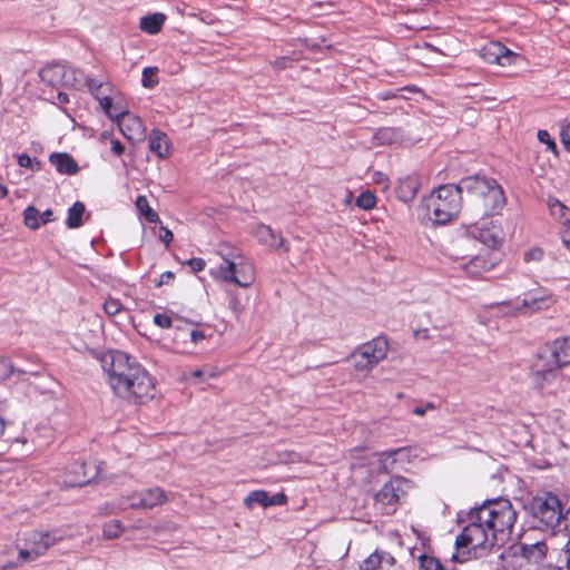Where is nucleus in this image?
Wrapping results in <instances>:
<instances>
[{
	"mask_svg": "<svg viewBox=\"0 0 570 570\" xmlns=\"http://www.w3.org/2000/svg\"><path fill=\"white\" fill-rule=\"evenodd\" d=\"M409 484V480L403 476H394L386 482L375 494V503L382 505V510L386 514L396 511L400 498L405 494L404 487Z\"/></svg>",
	"mask_w": 570,
	"mask_h": 570,
	"instance_id": "6e6552de",
	"label": "nucleus"
},
{
	"mask_svg": "<svg viewBox=\"0 0 570 570\" xmlns=\"http://www.w3.org/2000/svg\"><path fill=\"white\" fill-rule=\"evenodd\" d=\"M40 219L43 224L50 223L53 220V212L51 209L45 210L42 214H40Z\"/></svg>",
	"mask_w": 570,
	"mask_h": 570,
	"instance_id": "603ef678",
	"label": "nucleus"
},
{
	"mask_svg": "<svg viewBox=\"0 0 570 570\" xmlns=\"http://www.w3.org/2000/svg\"><path fill=\"white\" fill-rule=\"evenodd\" d=\"M541 361L549 360L560 368L570 364V337L557 338L538 353Z\"/></svg>",
	"mask_w": 570,
	"mask_h": 570,
	"instance_id": "9b49d317",
	"label": "nucleus"
},
{
	"mask_svg": "<svg viewBox=\"0 0 570 570\" xmlns=\"http://www.w3.org/2000/svg\"><path fill=\"white\" fill-rule=\"evenodd\" d=\"M110 145H111V151L116 155V156H121L124 155L125 153V146L121 144L120 140L118 139H111L110 141Z\"/></svg>",
	"mask_w": 570,
	"mask_h": 570,
	"instance_id": "8fccbe9b",
	"label": "nucleus"
},
{
	"mask_svg": "<svg viewBox=\"0 0 570 570\" xmlns=\"http://www.w3.org/2000/svg\"><path fill=\"white\" fill-rule=\"evenodd\" d=\"M566 529L570 532V507L563 513Z\"/></svg>",
	"mask_w": 570,
	"mask_h": 570,
	"instance_id": "5fc2aeb1",
	"label": "nucleus"
},
{
	"mask_svg": "<svg viewBox=\"0 0 570 570\" xmlns=\"http://www.w3.org/2000/svg\"><path fill=\"white\" fill-rule=\"evenodd\" d=\"M389 352V341L384 335L361 344L348 357L357 372H370L382 362Z\"/></svg>",
	"mask_w": 570,
	"mask_h": 570,
	"instance_id": "423d86ee",
	"label": "nucleus"
},
{
	"mask_svg": "<svg viewBox=\"0 0 570 570\" xmlns=\"http://www.w3.org/2000/svg\"><path fill=\"white\" fill-rule=\"evenodd\" d=\"M519 556L529 564L540 568L547 561H553L552 553H549L548 546L544 541L527 544L521 543L519 547Z\"/></svg>",
	"mask_w": 570,
	"mask_h": 570,
	"instance_id": "2eb2a0df",
	"label": "nucleus"
},
{
	"mask_svg": "<svg viewBox=\"0 0 570 570\" xmlns=\"http://www.w3.org/2000/svg\"><path fill=\"white\" fill-rule=\"evenodd\" d=\"M394 97H396L395 94L386 92L384 96H382V99H389V98H394Z\"/></svg>",
	"mask_w": 570,
	"mask_h": 570,
	"instance_id": "338daca9",
	"label": "nucleus"
},
{
	"mask_svg": "<svg viewBox=\"0 0 570 570\" xmlns=\"http://www.w3.org/2000/svg\"><path fill=\"white\" fill-rule=\"evenodd\" d=\"M461 187L474 198L483 216H492L505 206L504 191L493 178L479 175L464 177Z\"/></svg>",
	"mask_w": 570,
	"mask_h": 570,
	"instance_id": "7ed1b4c3",
	"label": "nucleus"
},
{
	"mask_svg": "<svg viewBox=\"0 0 570 570\" xmlns=\"http://www.w3.org/2000/svg\"><path fill=\"white\" fill-rule=\"evenodd\" d=\"M560 137L564 148L570 151V122L562 126Z\"/></svg>",
	"mask_w": 570,
	"mask_h": 570,
	"instance_id": "37998d69",
	"label": "nucleus"
},
{
	"mask_svg": "<svg viewBox=\"0 0 570 570\" xmlns=\"http://www.w3.org/2000/svg\"><path fill=\"white\" fill-rule=\"evenodd\" d=\"M384 562L393 566L395 559L387 552L376 550L363 561L361 570H380Z\"/></svg>",
	"mask_w": 570,
	"mask_h": 570,
	"instance_id": "4be33fe9",
	"label": "nucleus"
},
{
	"mask_svg": "<svg viewBox=\"0 0 570 570\" xmlns=\"http://www.w3.org/2000/svg\"><path fill=\"white\" fill-rule=\"evenodd\" d=\"M355 205L361 209L371 210L376 205V196L370 190L363 191L357 196Z\"/></svg>",
	"mask_w": 570,
	"mask_h": 570,
	"instance_id": "2f4dec72",
	"label": "nucleus"
},
{
	"mask_svg": "<svg viewBox=\"0 0 570 570\" xmlns=\"http://www.w3.org/2000/svg\"><path fill=\"white\" fill-rule=\"evenodd\" d=\"M419 564L421 570H448L439 559L428 554L419 557Z\"/></svg>",
	"mask_w": 570,
	"mask_h": 570,
	"instance_id": "7c9ffc66",
	"label": "nucleus"
},
{
	"mask_svg": "<svg viewBox=\"0 0 570 570\" xmlns=\"http://www.w3.org/2000/svg\"><path fill=\"white\" fill-rule=\"evenodd\" d=\"M174 235L170 229L165 226H160L159 239L168 246L173 242Z\"/></svg>",
	"mask_w": 570,
	"mask_h": 570,
	"instance_id": "49530a36",
	"label": "nucleus"
},
{
	"mask_svg": "<svg viewBox=\"0 0 570 570\" xmlns=\"http://www.w3.org/2000/svg\"><path fill=\"white\" fill-rule=\"evenodd\" d=\"M138 212L146 218L148 223L156 224L160 223V218L157 212H155L148 203V199L144 195H139L135 202Z\"/></svg>",
	"mask_w": 570,
	"mask_h": 570,
	"instance_id": "a878e982",
	"label": "nucleus"
},
{
	"mask_svg": "<svg viewBox=\"0 0 570 570\" xmlns=\"http://www.w3.org/2000/svg\"><path fill=\"white\" fill-rule=\"evenodd\" d=\"M286 502H287V497L284 493H276L273 497H269V500H268L269 507L283 505Z\"/></svg>",
	"mask_w": 570,
	"mask_h": 570,
	"instance_id": "09e8293b",
	"label": "nucleus"
},
{
	"mask_svg": "<svg viewBox=\"0 0 570 570\" xmlns=\"http://www.w3.org/2000/svg\"><path fill=\"white\" fill-rule=\"evenodd\" d=\"M18 165L23 168H29L31 170L38 171L41 169L42 164L38 159H32L27 154H21L18 156Z\"/></svg>",
	"mask_w": 570,
	"mask_h": 570,
	"instance_id": "c9c22d12",
	"label": "nucleus"
},
{
	"mask_svg": "<svg viewBox=\"0 0 570 570\" xmlns=\"http://www.w3.org/2000/svg\"><path fill=\"white\" fill-rule=\"evenodd\" d=\"M543 256V252L540 248H531L530 250L525 252L524 254V261H540Z\"/></svg>",
	"mask_w": 570,
	"mask_h": 570,
	"instance_id": "a18cd8bd",
	"label": "nucleus"
},
{
	"mask_svg": "<svg viewBox=\"0 0 570 570\" xmlns=\"http://www.w3.org/2000/svg\"><path fill=\"white\" fill-rule=\"evenodd\" d=\"M114 393L131 403H144L155 396V383L146 368L130 355L109 351L100 357Z\"/></svg>",
	"mask_w": 570,
	"mask_h": 570,
	"instance_id": "f03ea898",
	"label": "nucleus"
},
{
	"mask_svg": "<svg viewBox=\"0 0 570 570\" xmlns=\"http://www.w3.org/2000/svg\"><path fill=\"white\" fill-rule=\"evenodd\" d=\"M86 212V206L81 202H76L69 209H68V217L66 220V225L70 229L78 228L82 225V216Z\"/></svg>",
	"mask_w": 570,
	"mask_h": 570,
	"instance_id": "393cba45",
	"label": "nucleus"
},
{
	"mask_svg": "<svg viewBox=\"0 0 570 570\" xmlns=\"http://www.w3.org/2000/svg\"><path fill=\"white\" fill-rule=\"evenodd\" d=\"M559 366H554V364L544 360L541 361L538 356V362L533 365V382L534 386L539 390H543L547 384L553 382L557 377V371Z\"/></svg>",
	"mask_w": 570,
	"mask_h": 570,
	"instance_id": "dca6fc26",
	"label": "nucleus"
},
{
	"mask_svg": "<svg viewBox=\"0 0 570 570\" xmlns=\"http://www.w3.org/2000/svg\"><path fill=\"white\" fill-rule=\"evenodd\" d=\"M23 224L31 230L40 227V213L33 205H29L23 210Z\"/></svg>",
	"mask_w": 570,
	"mask_h": 570,
	"instance_id": "c85d7f7f",
	"label": "nucleus"
},
{
	"mask_svg": "<svg viewBox=\"0 0 570 570\" xmlns=\"http://www.w3.org/2000/svg\"><path fill=\"white\" fill-rule=\"evenodd\" d=\"M187 265L191 268L193 272H202L205 268L206 263L203 258L194 257L187 262Z\"/></svg>",
	"mask_w": 570,
	"mask_h": 570,
	"instance_id": "c03bdc74",
	"label": "nucleus"
},
{
	"mask_svg": "<svg viewBox=\"0 0 570 570\" xmlns=\"http://www.w3.org/2000/svg\"><path fill=\"white\" fill-rule=\"evenodd\" d=\"M158 68L157 67H146L142 70V86L145 88H153L158 83Z\"/></svg>",
	"mask_w": 570,
	"mask_h": 570,
	"instance_id": "f704fd0d",
	"label": "nucleus"
},
{
	"mask_svg": "<svg viewBox=\"0 0 570 570\" xmlns=\"http://www.w3.org/2000/svg\"><path fill=\"white\" fill-rule=\"evenodd\" d=\"M465 188L458 185L446 184L435 189L425 200L429 218L438 225L451 222L461 210L462 193Z\"/></svg>",
	"mask_w": 570,
	"mask_h": 570,
	"instance_id": "20e7f679",
	"label": "nucleus"
},
{
	"mask_svg": "<svg viewBox=\"0 0 570 570\" xmlns=\"http://www.w3.org/2000/svg\"><path fill=\"white\" fill-rule=\"evenodd\" d=\"M60 540V537L50 531H31L26 538V548L19 551V559L21 562L35 560Z\"/></svg>",
	"mask_w": 570,
	"mask_h": 570,
	"instance_id": "0eeeda50",
	"label": "nucleus"
},
{
	"mask_svg": "<svg viewBox=\"0 0 570 570\" xmlns=\"http://www.w3.org/2000/svg\"><path fill=\"white\" fill-rule=\"evenodd\" d=\"M166 501V493L159 487L149 488L140 492H134L128 497V505L131 509H153Z\"/></svg>",
	"mask_w": 570,
	"mask_h": 570,
	"instance_id": "ddd939ff",
	"label": "nucleus"
},
{
	"mask_svg": "<svg viewBox=\"0 0 570 570\" xmlns=\"http://www.w3.org/2000/svg\"><path fill=\"white\" fill-rule=\"evenodd\" d=\"M14 371L16 370L9 358H0V381L8 380Z\"/></svg>",
	"mask_w": 570,
	"mask_h": 570,
	"instance_id": "4c0bfd02",
	"label": "nucleus"
},
{
	"mask_svg": "<svg viewBox=\"0 0 570 570\" xmlns=\"http://www.w3.org/2000/svg\"><path fill=\"white\" fill-rule=\"evenodd\" d=\"M402 451V449L391 450V451H384L380 453V471L384 473H389L391 470L387 466V459L399 454Z\"/></svg>",
	"mask_w": 570,
	"mask_h": 570,
	"instance_id": "ea45409f",
	"label": "nucleus"
},
{
	"mask_svg": "<svg viewBox=\"0 0 570 570\" xmlns=\"http://www.w3.org/2000/svg\"><path fill=\"white\" fill-rule=\"evenodd\" d=\"M518 513L510 500H487L469 511H459L458 523L464 524L455 539L456 553L452 561L466 563L469 570H494L501 546L509 540Z\"/></svg>",
	"mask_w": 570,
	"mask_h": 570,
	"instance_id": "f257e3e1",
	"label": "nucleus"
},
{
	"mask_svg": "<svg viewBox=\"0 0 570 570\" xmlns=\"http://www.w3.org/2000/svg\"><path fill=\"white\" fill-rule=\"evenodd\" d=\"M101 108L109 118L116 119L118 121L120 130L128 139H134V137L131 134L129 135L125 131L124 125L126 121H132L137 129L142 128L140 119L132 116L120 104L114 105L111 97H104L101 99Z\"/></svg>",
	"mask_w": 570,
	"mask_h": 570,
	"instance_id": "4468645a",
	"label": "nucleus"
},
{
	"mask_svg": "<svg viewBox=\"0 0 570 570\" xmlns=\"http://www.w3.org/2000/svg\"><path fill=\"white\" fill-rule=\"evenodd\" d=\"M149 150L156 154L159 158L169 156V140L165 132L160 130H153L148 138Z\"/></svg>",
	"mask_w": 570,
	"mask_h": 570,
	"instance_id": "412c9836",
	"label": "nucleus"
},
{
	"mask_svg": "<svg viewBox=\"0 0 570 570\" xmlns=\"http://www.w3.org/2000/svg\"><path fill=\"white\" fill-rule=\"evenodd\" d=\"M533 527L543 531H553L563 520L562 504L558 495L544 492L533 497L528 504Z\"/></svg>",
	"mask_w": 570,
	"mask_h": 570,
	"instance_id": "39448f33",
	"label": "nucleus"
},
{
	"mask_svg": "<svg viewBox=\"0 0 570 570\" xmlns=\"http://www.w3.org/2000/svg\"><path fill=\"white\" fill-rule=\"evenodd\" d=\"M492 266L493 264L490 263L487 258L478 255L471 258L469 263L464 265V269L469 275L476 277L481 275L483 272L490 271Z\"/></svg>",
	"mask_w": 570,
	"mask_h": 570,
	"instance_id": "b1692460",
	"label": "nucleus"
},
{
	"mask_svg": "<svg viewBox=\"0 0 570 570\" xmlns=\"http://www.w3.org/2000/svg\"><path fill=\"white\" fill-rule=\"evenodd\" d=\"M178 328H189L187 325L184 326H176V338H180L185 341L186 337H188L187 332L178 331Z\"/></svg>",
	"mask_w": 570,
	"mask_h": 570,
	"instance_id": "864d4df0",
	"label": "nucleus"
},
{
	"mask_svg": "<svg viewBox=\"0 0 570 570\" xmlns=\"http://www.w3.org/2000/svg\"><path fill=\"white\" fill-rule=\"evenodd\" d=\"M86 85L91 92V95L99 101L101 105V99L104 97H110L107 92L104 91V83L98 82L97 80L92 78L86 79Z\"/></svg>",
	"mask_w": 570,
	"mask_h": 570,
	"instance_id": "72a5a7b5",
	"label": "nucleus"
},
{
	"mask_svg": "<svg viewBox=\"0 0 570 570\" xmlns=\"http://www.w3.org/2000/svg\"><path fill=\"white\" fill-rule=\"evenodd\" d=\"M57 99L59 101V104H68L69 102V97L66 92H58L57 95Z\"/></svg>",
	"mask_w": 570,
	"mask_h": 570,
	"instance_id": "6e6d98bb",
	"label": "nucleus"
},
{
	"mask_svg": "<svg viewBox=\"0 0 570 570\" xmlns=\"http://www.w3.org/2000/svg\"><path fill=\"white\" fill-rule=\"evenodd\" d=\"M154 323L161 328H169L173 326L171 317L160 313L154 316Z\"/></svg>",
	"mask_w": 570,
	"mask_h": 570,
	"instance_id": "79ce46f5",
	"label": "nucleus"
},
{
	"mask_svg": "<svg viewBox=\"0 0 570 570\" xmlns=\"http://www.w3.org/2000/svg\"><path fill=\"white\" fill-rule=\"evenodd\" d=\"M104 311L109 317L128 314V311L124 307L120 301L111 297L104 303Z\"/></svg>",
	"mask_w": 570,
	"mask_h": 570,
	"instance_id": "c756f323",
	"label": "nucleus"
},
{
	"mask_svg": "<svg viewBox=\"0 0 570 570\" xmlns=\"http://www.w3.org/2000/svg\"><path fill=\"white\" fill-rule=\"evenodd\" d=\"M225 264L219 267V275L224 282L234 283L240 287H249L254 281V268L247 263H235L224 258Z\"/></svg>",
	"mask_w": 570,
	"mask_h": 570,
	"instance_id": "1a4fd4ad",
	"label": "nucleus"
},
{
	"mask_svg": "<svg viewBox=\"0 0 570 570\" xmlns=\"http://www.w3.org/2000/svg\"><path fill=\"white\" fill-rule=\"evenodd\" d=\"M424 409H426V411H428V410H435V409H436V406H435V404H434V403H432V402H428V403H426V405L424 406Z\"/></svg>",
	"mask_w": 570,
	"mask_h": 570,
	"instance_id": "e2e57ef3",
	"label": "nucleus"
},
{
	"mask_svg": "<svg viewBox=\"0 0 570 570\" xmlns=\"http://www.w3.org/2000/svg\"><path fill=\"white\" fill-rule=\"evenodd\" d=\"M49 161L56 167L59 174L76 175L79 171L77 161L67 153H52Z\"/></svg>",
	"mask_w": 570,
	"mask_h": 570,
	"instance_id": "aec40b11",
	"label": "nucleus"
},
{
	"mask_svg": "<svg viewBox=\"0 0 570 570\" xmlns=\"http://www.w3.org/2000/svg\"><path fill=\"white\" fill-rule=\"evenodd\" d=\"M175 278V274L170 271H167L165 273H163L160 276H159V279L156 282V287H160L165 284H169L170 282H173Z\"/></svg>",
	"mask_w": 570,
	"mask_h": 570,
	"instance_id": "de8ad7c7",
	"label": "nucleus"
},
{
	"mask_svg": "<svg viewBox=\"0 0 570 570\" xmlns=\"http://www.w3.org/2000/svg\"><path fill=\"white\" fill-rule=\"evenodd\" d=\"M70 473H73L76 478L71 481L73 487H85L98 474V469L94 463H87L85 461H75L70 466Z\"/></svg>",
	"mask_w": 570,
	"mask_h": 570,
	"instance_id": "f3484780",
	"label": "nucleus"
},
{
	"mask_svg": "<svg viewBox=\"0 0 570 570\" xmlns=\"http://www.w3.org/2000/svg\"><path fill=\"white\" fill-rule=\"evenodd\" d=\"M563 244L567 248L570 249V239L563 238Z\"/></svg>",
	"mask_w": 570,
	"mask_h": 570,
	"instance_id": "774afa93",
	"label": "nucleus"
},
{
	"mask_svg": "<svg viewBox=\"0 0 570 570\" xmlns=\"http://www.w3.org/2000/svg\"><path fill=\"white\" fill-rule=\"evenodd\" d=\"M102 532L107 539H115L124 532V525L119 520H110L104 524Z\"/></svg>",
	"mask_w": 570,
	"mask_h": 570,
	"instance_id": "473e14b6",
	"label": "nucleus"
},
{
	"mask_svg": "<svg viewBox=\"0 0 570 570\" xmlns=\"http://www.w3.org/2000/svg\"><path fill=\"white\" fill-rule=\"evenodd\" d=\"M538 139L540 142L546 144L548 149L551 150L554 155L558 154L557 144L551 138L550 134L547 130H539L538 131Z\"/></svg>",
	"mask_w": 570,
	"mask_h": 570,
	"instance_id": "58836bf2",
	"label": "nucleus"
},
{
	"mask_svg": "<svg viewBox=\"0 0 570 570\" xmlns=\"http://www.w3.org/2000/svg\"><path fill=\"white\" fill-rule=\"evenodd\" d=\"M268 492L265 490H255L248 493V495L244 499V504L248 509H253L256 504L262 505L264 508H268L269 503Z\"/></svg>",
	"mask_w": 570,
	"mask_h": 570,
	"instance_id": "bb28decb",
	"label": "nucleus"
},
{
	"mask_svg": "<svg viewBox=\"0 0 570 570\" xmlns=\"http://www.w3.org/2000/svg\"><path fill=\"white\" fill-rule=\"evenodd\" d=\"M7 194H8L7 188L0 184V198L6 197Z\"/></svg>",
	"mask_w": 570,
	"mask_h": 570,
	"instance_id": "680f3d73",
	"label": "nucleus"
},
{
	"mask_svg": "<svg viewBox=\"0 0 570 570\" xmlns=\"http://www.w3.org/2000/svg\"><path fill=\"white\" fill-rule=\"evenodd\" d=\"M489 50H491V52L489 53L487 60L490 63L508 66L514 63V61L519 59V55L509 50L505 46L499 42L491 43Z\"/></svg>",
	"mask_w": 570,
	"mask_h": 570,
	"instance_id": "6ab92c4d",
	"label": "nucleus"
},
{
	"mask_svg": "<svg viewBox=\"0 0 570 570\" xmlns=\"http://www.w3.org/2000/svg\"><path fill=\"white\" fill-rule=\"evenodd\" d=\"M39 77L41 81L47 82L50 86H56L59 83V79L61 77V67L58 65H50L41 68Z\"/></svg>",
	"mask_w": 570,
	"mask_h": 570,
	"instance_id": "cd10ccee",
	"label": "nucleus"
},
{
	"mask_svg": "<svg viewBox=\"0 0 570 570\" xmlns=\"http://www.w3.org/2000/svg\"><path fill=\"white\" fill-rule=\"evenodd\" d=\"M193 377H200L203 375V372L200 370H195L193 373H191Z\"/></svg>",
	"mask_w": 570,
	"mask_h": 570,
	"instance_id": "69168bd1",
	"label": "nucleus"
},
{
	"mask_svg": "<svg viewBox=\"0 0 570 570\" xmlns=\"http://www.w3.org/2000/svg\"><path fill=\"white\" fill-rule=\"evenodd\" d=\"M178 331L187 332L188 337L195 344L206 338L205 333L197 328H178Z\"/></svg>",
	"mask_w": 570,
	"mask_h": 570,
	"instance_id": "a19ab883",
	"label": "nucleus"
},
{
	"mask_svg": "<svg viewBox=\"0 0 570 570\" xmlns=\"http://www.w3.org/2000/svg\"><path fill=\"white\" fill-rule=\"evenodd\" d=\"M420 177L415 174L400 179L395 193L400 200L409 203L413 200L420 189Z\"/></svg>",
	"mask_w": 570,
	"mask_h": 570,
	"instance_id": "a211bd4d",
	"label": "nucleus"
},
{
	"mask_svg": "<svg viewBox=\"0 0 570 570\" xmlns=\"http://www.w3.org/2000/svg\"><path fill=\"white\" fill-rule=\"evenodd\" d=\"M229 307L233 309L235 314H239L242 312V305L239 299L236 296H230L229 298Z\"/></svg>",
	"mask_w": 570,
	"mask_h": 570,
	"instance_id": "3c124183",
	"label": "nucleus"
},
{
	"mask_svg": "<svg viewBox=\"0 0 570 570\" xmlns=\"http://www.w3.org/2000/svg\"><path fill=\"white\" fill-rule=\"evenodd\" d=\"M165 14L160 12L148 14L140 19L139 28L149 35H157L158 32H160L165 23Z\"/></svg>",
	"mask_w": 570,
	"mask_h": 570,
	"instance_id": "5701e85b",
	"label": "nucleus"
},
{
	"mask_svg": "<svg viewBox=\"0 0 570 570\" xmlns=\"http://www.w3.org/2000/svg\"><path fill=\"white\" fill-rule=\"evenodd\" d=\"M544 304H546V299L542 298V297H534V296H529V297H525L523 301H522V307L523 308H532L534 311H540L544 307Z\"/></svg>",
	"mask_w": 570,
	"mask_h": 570,
	"instance_id": "e433bc0d",
	"label": "nucleus"
},
{
	"mask_svg": "<svg viewBox=\"0 0 570 570\" xmlns=\"http://www.w3.org/2000/svg\"><path fill=\"white\" fill-rule=\"evenodd\" d=\"M254 236L259 244L267 246L269 250L283 254H287L291 250L289 244L283 237L282 233L274 230L269 225H256Z\"/></svg>",
	"mask_w": 570,
	"mask_h": 570,
	"instance_id": "f8f14e48",
	"label": "nucleus"
},
{
	"mask_svg": "<svg viewBox=\"0 0 570 570\" xmlns=\"http://www.w3.org/2000/svg\"><path fill=\"white\" fill-rule=\"evenodd\" d=\"M4 432V421L3 419L0 416V436L3 434Z\"/></svg>",
	"mask_w": 570,
	"mask_h": 570,
	"instance_id": "0e129e2a",
	"label": "nucleus"
},
{
	"mask_svg": "<svg viewBox=\"0 0 570 570\" xmlns=\"http://www.w3.org/2000/svg\"><path fill=\"white\" fill-rule=\"evenodd\" d=\"M125 127H127L129 130H134V131H137V132L141 131V128L137 129V127L134 125L132 121H126V124L124 125V128Z\"/></svg>",
	"mask_w": 570,
	"mask_h": 570,
	"instance_id": "bf43d9fd",
	"label": "nucleus"
},
{
	"mask_svg": "<svg viewBox=\"0 0 570 570\" xmlns=\"http://www.w3.org/2000/svg\"><path fill=\"white\" fill-rule=\"evenodd\" d=\"M412 413L417 415V416H423L425 415L426 413V409H424V406H415L413 410H412Z\"/></svg>",
	"mask_w": 570,
	"mask_h": 570,
	"instance_id": "4d7b16f0",
	"label": "nucleus"
},
{
	"mask_svg": "<svg viewBox=\"0 0 570 570\" xmlns=\"http://www.w3.org/2000/svg\"><path fill=\"white\" fill-rule=\"evenodd\" d=\"M551 210H554V207H559L560 210L566 209V206H563L558 199H554L553 203H550Z\"/></svg>",
	"mask_w": 570,
	"mask_h": 570,
	"instance_id": "13d9d810",
	"label": "nucleus"
},
{
	"mask_svg": "<svg viewBox=\"0 0 570 570\" xmlns=\"http://www.w3.org/2000/svg\"><path fill=\"white\" fill-rule=\"evenodd\" d=\"M13 567H16V563H13V562H8V563H6V564L0 566V570H9V569H11V568H13Z\"/></svg>",
	"mask_w": 570,
	"mask_h": 570,
	"instance_id": "052dcab7",
	"label": "nucleus"
},
{
	"mask_svg": "<svg viewBox=\"0 0 570 570\" xmlns=\"http://www.w3.org/2000/svg\"><path fill=\"white\" fill-rule=\"evenodd\" d=\"M466 235L489 248L497 249L502 243V230L492 220L478 222L466 227Z\"/></svg>",
	"mask_w": 570,
	"mask_h": 570,
	"instance_id": "9d476101",
	"label": "nucleus"
}]
</instances>
